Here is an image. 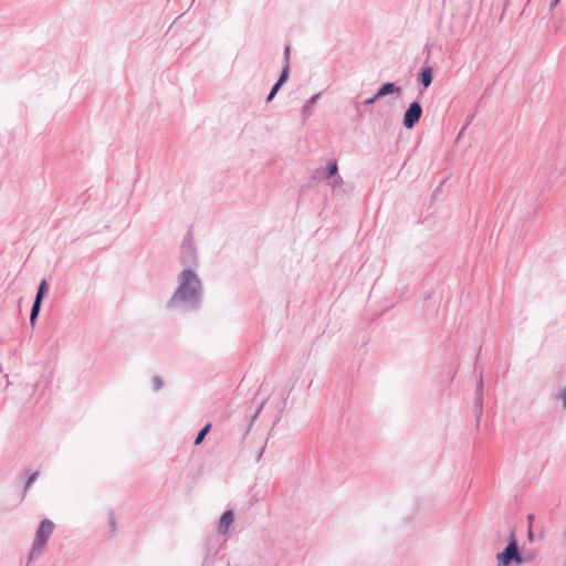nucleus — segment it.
Masks as SVG:
<instances>
[{
	"label": "nucleus",
	"instance_id": "26",
	"mask_svg": "<svg viewBox=\"0 0 566 566\" xmlns=\"http://www.w3.org/2000/svg\"><path fill=\"white\" fill-rule=\"evenodd\" d=\"M473 120V115L470 116L469 120L463 125L461 132H460V135L468 128V126L470 125V123Z\"/></svg>",
	"mask_w": 566,
	"mask_h": 566
},
{
	"label": "nucleus",
	"instance_id": "2",
	"mask_svg": "<svg viewBox=\"0 0 566 566\" xmlns=\"http://www.w3.org/2000/svg\"><path fill=\"white\" fill-rule=\"evenodd\" d=\"M496 562L499 566H521L525 562L524 552L518 544L515 528L510 531L504 549L496 554Z\"/></svg>",
	"mask_w": 566,
	"mask_h": 566
},
{
	"label": "nucleus",
	"instance_id": "31",
	"mask_svg": "<svg viewBox=\"0 0 566 566\" xmlns=\"http://www.w3.org/2000/svg\"><path fill=\"white\" fill-rule=\"evenodd\" d=\"M533 520H534V515L533 514H528L527 515V521L530 523V526H532Z\"/></svg>",
	"mask_w": 566,
	"mask_h": 566
},
{
	"label": "nucleus",
	"instance_id": "28",
	"mask_svg": "<svg viewBox=\"0 0 566 566\" xmlns=\"http://www.w3.org/2000/svg\"><path fill=\"white\" fill-rule=\"evenodd\" d=\"M527 537L531 542L534 539V532L532 526L528 527Z\"/></svg>",
	"mask_w": 566,
	"mask_h": 566
},
{
	"label": "nucleus",
	"instance_id": "23",
	"mask_svg": "<svg viewBox=\"0 0 566 566\" xmlns=\"http://www.w3.org/2000/svg\"><path fill=\"white\" fill-rule=\"evenodd\" d=\"M323 175V167H319L317 168L315 171H314V175L312 176V179L314 180H323V179H326L325 177H322Z\"/></svg>",
	"mask_w": 566,
	"mask_h": 566
},
{
	"label": "nucleus",
	"instance_id": "6",
	"mask_svg": "<svg viewBox=\"0 0 566 566\" xmlns=\"http://www.w3.org/2000/svg\"><path fill=\"white\" fill-rule=\"evenodd\" d=\"M180 263L186 269H192L198 265V255L195 245L180 247Z\"/></svg>",
	"mask_w": 566,
	"mask_h": 566
},
{
	"label": "nucleus",
	"instance_id": "17",
	"mask_svg": "<svg viewBox=\"0 0 566 566\" xmlns=\"http://www.w3.org/2000/svg\"><path fill=\"white\" fill-rule=\"evenodd\" d=\"M282 86H283V84H280V82H277V81L273 84V86L271 87V90L266 96L268 103L271 102L275 97V95L277 94V92L280 91V88Z\"/></svg>",
	"mask_w": 566,
	"mask_h": 566
},
{
	"label": "nucleus",
	"instance_id": "14",
	"mask_svg": "<svg viewBox=\"0 0 566 566\" xmlns=\"http://www.w3.org/2000/svg\"><path fill=\"white\" fill-rule=\"evenodd\" d=\"M48 291H49V284L46 282V280H42L40 282V284L38 285V290H36V294H35L34 298L43 301Z\"/></svg>",
	"mask_w": 566,
	"mask_h": 566
},
{
	"label": "nucleus",
	"instance_id": "1",
	"mask_svg": "<svg viewBox=\"0 0 566 566\" xmlns=\"http://www.w3.org/2000/svg\"><path fill=\"white\" fill-rule=\"evenodd\" d=\"M203 286L193 269H184L178 274V286L166 307L168 310L185 307L188 311H198L201 307Z\"/></svg>",
	"mask_w": 566,
	"mask_h": 566
},
{
	"label": "nucleus",
	"instance_id": "8",
	"mask_svg": "<svg viewBox=\"0 0 566 566\" xmlns=\"http://www.w3.org/2000/svg\"><path fill=\"white\" fill-rule=\"evenodd\" d=\"M401 87L394 82H385L376 92V98H381L390 94H400Z\"/></svg>",
	"mask_w": 566,
	"mask_h": 566
},
{
	"label": "nucleus",
	"instance_id": "27",
	"mask_svg": "<svg viewBox=\"0 0 566 566\" xmlns=\"http://www.w3.org/2000/svg\"><path fill=\"white\" fill-rule=\"evenodd\" d=\"M524 557H525V562L526 560H532L534 558V552H526V554H524Z\"/></svg>",
	"mask_w": 566,
	"mask_h": 566
},
{
	"label": "nucleus",
	"instance_id": "9",
	"mask_svg": "<svg viewBox=\"0 0 566 566\" xmlns=\"http://www.w3.org/2000/svg\"><path fill=\"white\" fill-rule=\"evenodd\" d=\"M433 81V70L431 66H422L418 74V82L424 87H429Z\"/></svg>",
	"mask_w": 566,
	"mask_h": 566
},
{
	"label": "nucleus",
	"instance_id": "19",
	"mask_svg": "<svg viewBox=\"0 0 566 566\" xmlns=\"http://www.w3.org/2000/svg\"><path fill=\"white\" fill-rule=\"evenodd\" d=\"M283 64H291V45L286 44L283 51Z\"/></svg>",
	"mask_w": 566,
	"mask_h": 566
},
{
	"label": "nucleus",
	"instance_id": "4",
	"mask_svg": "<svg viewBox=\"0 0 566 566\" xmlns=\"http://www.w3.org/2000/svg\"><path fill=\"white\" fill-rule=\"evenodd\" d=\"M422 115V106L419 101H413L409 104L403 113L402 125L407 129H411L420 120Z\"/></svg>",
	"mask_w": 566,
	"mask_h": 566
},
{
	"label": "nucleus",
	"instance_id": "30",
	"mask_svg": "<svg viewBox=\"0 0 566 566\" xmlns=\"http://www.w3.org/2000/svg\"><path fill=\"white\" fill-rule=\"evenodd\" d=\"M332 179H333V181H332V186H333L334 188L338 185V182H340V181H342V178H340V179H338L337 177H334V178H332Z\"/></svg>",
	"mask_w": 566,
	"mask_h": 566
},
{
	"label": "nucleus",
	"instance_id": "24",
	"mask_svg": "<svg viewBox=\"0 0 566 566\" xmlns=\"http://www.w3.org/2000/svg\"><path fill=\"white\" fill-rule=\"evenodd\" d=\"M108 521H109L111 528L113 531H115L116 530V520H115V515L113 512L109 513Z\"/></svg>",
	"mask_w": 566,
	"mask_h": 566
},
{
	"label": "nucleus",
	"instance_id": "32",
	"mask_svg": "<svg viewBox=\"0 0 566 566\" xmlns=\"http://www.w3.org/2000/svg\"><path fill=\"white\" fill-rule=\"evenodd\" d=\"M264 448H265V446H264V447L260 450V452L258 453V455H256V461H259V460H260V458L262 457L263 451H264Z\"/></svg>",
	"mask_w": 566,
	"mask_h": 566
},
{
	"label": "nucleus",
	"instance_id": "3",
	"mask_svg": "<svg viewBox=\"0 0 566 566\" xmlns=\"http://www.w3.org/2000/svg\"><path fill=\"white\" fill-rule=\"evenodd\" d=\"M54 526H55L54 523L48 518H44L40 523V525L36 530L35 536H34V541H33L31 551L29 553V557H28L29 563L32 562L33 559L38 558L42 554V552H43V549L54 530Z\"/></svg>",
	"mask_w": 566,
	"mask_h": 566
},
{
	"label": "nucleus",
	"instance_id": "13",
	"mask_svg": "<svg viewBox=\"0 0 566 566\" xmlns=\"http://www.w3.org/2000/svg\"><path fill=\"white\" fill-rule=\"evenodd\" d=\"M212 424L210 422L206 423L197 433L193 444L199 446L203 442L207 434L210 432Z\"/></svg>",
	"mask_w": 566,
	"mask_h": 566
},
{
	"label": "nucleus",
	"instance_id": "29",
	"mask_svg": "<svg viewBox=\"0 0 566 566\" xmlns=\"http://www.w3.org/2000/svg\"><path fill=\"white\" fill-rule=\"evenodd\" d=\"M560 0H552L551 3H549V9L553 10L554 8L557 7V4L559 3Z\"/></svg>",
	"mask_w": 566,
	"mask_h": 566
},
{
	"label": "nucleus",
	"instance_id": "10",
	"mask_svg": "<svg viewBox=\"0 0 566 566\" xmlns=\"http://www.w3.org/2000/svg\"><path fill=\"white\" fill-rule=\"evenodd\" d=\"M321 95H322V92L314 94L306 101V103L304 104V106L302 107V111H301V115L304 119L308 118L312 115L313 106L317 103Z\"/></svg>",
	"mask_w": 566,
	"mask_h": 566
},
{
	"label": "nucleus",
	"instance_id": "11",
	"mask_svg": "<svg viewBox=\"0 0 566 566\" xmlns=\"http://www.w3.org/2000/svg\"><path fill=\"white\" fill-rule=\"evenodd\" d=\"M322 177H325L327 179L337 177L338 179H340V176L338 175V166L336 160L328 161L327 166L323 168Z\"/></svg>",
	"mask_w": 566,
	"mask_h": 566
},
{
	"label": "nucleus",
	"instance_id": "22",
	"mask_svg": "<svg viewBox=\"0 0 566 566\" xmlns=\"http://www.w3.org/2000/svg\"><path fill=\"white\" fill-rule=\"evenodd\" d=\"M262 408H263V403H261V405H260V407H259V408L255 410V412L253 413V416H252V418H251V421H250V423H249V426H248V429H247V431H245V434H248L249 430H250V429H251V427L253 426V422H254V420L256 419V417L259 416V413L261 412Z\"/></svg>",
	"mask_w": 566,
	"mask_h": 566
},
{
	"label": "nucleus",
	"instance_id": "25",
	"mask_svg": "<svg viewBox=\"0 0 566 566\" xmlns=\"http://www.w3.org/2000/svg\"><path fill=\"white\" fill-rule=\"evenodd\" d=\"M558 398L562 399L563 408L566 409V387L559 392Z\"/></svg>",
	"mask_w": 566,
	"mask_h": 566
},
{
	"label": "nucleus",
	"instance_id": "7",
	"mask_svg": "<svg viewBox=\"0 0 566 566\" xmlns=\"http://www.w3.org/2000/svg\"><path fill=\"white\" fill-rule=\"evenodd\" d=\"M234 521V513L232 510H227L224 511L220 518H219V523H218V533L221 534V535H226L228 532H229V528L231 526V524L233 523Z\"/></svg>",
	"mask_w": 566,
	"mask_h": 566
},
{
	"label": "nucleus",
	"instance_id": "12",
	"mask_svg": "<svg viewBox=\"0 0 566 566\" xmlns=\"http://www.w3.org/2000/svg\"><path fill=\"white\" fill-rule=\"evenodd\" d=\"M42 302L43 301H41V300H36V298L33 300L32 307L30 311V324L32 327L35 326L36 319L41 312Z\"/></svg>",
	"mask_w": 566,
	"mask_h": 566
},
{
	"label": "nucleus",
	"instance_id": "16",
	"mask_svg": "<svg viewBox=\"0 0 566 566\" xmlns=\"http://www.w3.org/2000/svg\"><path fill=\"white\" fill-rule=\"evenodd\" d=\"M379 98H376V93L368 97L367 99L363 101V102H356L355 103V108L356 111H360L361 106H368V105H373L375 104Z\"/></svg>",
	"mask_w": 566,
	"mask_h": 566
},
{
	"label": "nucleus",
	"instance_id": "20",
	"mask_svg": "<svg viewBox=\"0 0 566 566\" xmlns=\"http://www.w3.org/2000/svg\"><path fill=\"white\" fill-rule=\"evenodd\" d=\"M39 476V472L35 471L33 472L32 474L29 475L28 480L25 481V484H24V491H27L38 479Z\"/></svg>",
	"mask_w": 566,
	"mask_h": 566
},
{
	"label": "nucleus",
	"instance_id": "5",
	"mask_svg": "<svg viewBox=\"0 0 566 566\" xmlns=\"http://www.w3.org/2000/svg\"><path fill=\"white\" fill-rule=\"evenodd\" d=\"M473 412L476 418V427L480 426V419L483 413V375L482 370H479V381L475 389V396L473 401Z\"/></svg>",
	"mask_w": 566,
	"mask_h": 566
},
{
	"label": "nucleus",
	"instance_id": "21",
	"mask_svg": "<svg viewBox=\"0 0 566 566\" xmlns=\"http://www.w3.org/2000/svg\"><path fill=\"white\" fill-rule=\"evenodd\" d=\"M186 245H195L192 234L190 231H188L186 233V235L184 237L182 243H181V247H186Z\"/></svg>",
	"mask_w": 566,
	"mask_h": 566
},
{
	"label": "nucleus",
	"instance_id": "15",
	"mask_svg": "<svg viewBox=\"0 0 566 566\" xmlns=\"http://www.w3.org/2000/svg\"><path fill=\"white\" fill-rule=\"evenodd\" d=\"M290 70H291V64H283L282 66V70H281V74L279 76V78L276 80L277 82H280V84H285L290 77Z\"/></svg>",
	"mask_w": 566,
	"mask_h": 566
},
{
	"label": "nucleus",
	"instance_id": "18",
	"mask_svg": "<svg viewBox=\"0 0 566 566\" xmlns=\"http://www.w3.org/2000/svg\"><path fill=\"white\" fill-rule=\"evenodd\" d=\"M153 387L155 391H159L164 387V380L160 376L156 375L153 377Z\"/></svg>",
	"mask_w": 566,
	"mask_h": 566
}]
</instances>
